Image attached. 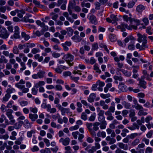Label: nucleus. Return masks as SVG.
Here are the masks:
<instances>
[{"mask_svg":"<svg viewBox=\"0 0 153 153\" xmlns=\"http://www.w3.org/2000/svg\"><path fill=\"white\" fill-rule=\"evenodd\" d=\"M41 27L42 28L41 31V32L42 33V34H43L44 33V32L47 31L48 30V26L45 25V23L44 24V25H43V26H42Z\"/></svg>","mask_w":153,"mask_h":153,"instance_id":"nucleus-33","label":"nucleus"},{"mask_svg":"<svg viewBox=\"0 0 153 153\" xmlns=\"http://www.w3.org/2000/svg\"><path fill=\"white\" fill-rule=\"evenodd\" d=\"M140 142V140L138 139H136L134 140L131 143V145L134 146L137 145Z\"/></svg>","mask_w":153,"mask_h":153,"instance_id":"nucleus-51","label":"nucleus"},{"mask_svg":"<svg viewBox=\"0 0 153 153\" xmlns=\"http://www.w3.org/2000/svg\"><path fill=\"white\" fill-rule=\"evenodd\" d=\"M109 38L111 42H113L116 40V38L114 34H110L109 36Z\"/></svg>","mask_w":153,"mask_h":153,"instance_id":"nucleus-45","label":"nucleus"},{"mask_svg":"<svg viewBox=\"0 0 153 153\" xmlns=\"http://www.w3.org/2000/svg\"><path fill=\"white\" fill-rule=\"evenodd\" d=\"M123 18L124 21L127 22H128V21H129L130 22H132L131 19H132V18L128 17V16L126 15H124L123 16Z\"/></svg>","mask_w":153,"mask_h":153,"instance_id":"nucleus-37","label":"nucleus"},{"mask_svg":"<svg viewBox=\"0 0 153 153\" xmlns=\"http://www.w3.org/2000/svg\"><path fill=\"white\" fill-rule=\"evenodd\" d=\"M2 54L6 56H8L10 58L14 57V55L12 53H9L8 51H4L2 52Z\"/></svg>","mask_w":153,"mask_h":153,"instance_id":"nucleus-10","label":"nucleus"},{"mask_svg":"<svg viewBox=\"0 0 153 153\" xmlns=\"http://www.w3.org/2000/svg\"><path fill=\"white\" fill-rule=\"evenodd\" d=\"M97 135L98 137H101L103 138H104L106 137V134L104 131H99L97 133Z\"/></svg>","mask_w":153,"mask_h":153,"instance_id":"nucleus-42","label":"nucleus"},{"mask_svg":"<svg viewBox=\"0 0 153 153\" xmlns=\"http://www.w3.org/2000/svg\"><path fill=\"white\" fill-rule=\"evenodd\" d=\"M25 83V81L21 79L20 81L15 84V86L17 88L22 90V91L24 93L28 92L29 91L28 88L25 87L24 84Z\"/></svg>","mask_w":153,"mask_h":153,"instance_id":"nucleus-1","label":"nucleus"},{"mask_svg":"<svg viewBox=\"0 0 153 153\" xmlns=\"http://www.w3.org/2000/svg\"><path fill=\"white\" fill-rule=\"evenodd\" d=\"M98 121L100 123L106 122L105 120V118L104 116H98Z\"/></svg>","mask_w":153,"mask_h":153,"instance_id":"nucleus-58","label":"nucleus"},{"mask_svg":"<svg viewBox=\"0 0 153 153\" xmlns=\"http://www.w3.org/2000/svg\"><path fill=\"white\" fill-rule=\"evenodd\" d=\"M40 51L39 49L38 48H33L31 50V53L35 54Z\"/></svg>","mask_w":153,"mask_h":153,"instance_id":"nucleus-64","label":"nucleus"},{"mask_svg":"<svg viewBox=\"0 0 153 153\" xmlns=\"http://www.w3.org/2000/svg\"><path fill=\"white\" fill-rule=\"evenodd\" d=\"M101 124L100 126V128L102 129H105L106 128V125H107L106 122L101 123Z\"/></svg>","mask_w":153,"mask_h":153,"instance_id":"nucleus-47","label":"nucleus"},{"mask_svg":"<svg viewBox=\"0 0 153 153\" xmlns=\"http://www.w3.org/2000/svg\"><path fill=\"white\" fill-rule=\"evenodd\" d=\"M62 3H67V0H58L57 1V5L58 6H60Z\"/></svg>","mask_w":153,"mask_h":153,"instance_id":"nucleus-54","label":"nucleus"},{"mask_svg":"<svg viewBox=\"0 0 153 153\" xmlns=\"http://www.w3.org/2000/svg\"><path fill=\"white\" fill-rule=\"evenodd\" d=\"M110 76V74L108 72H105L104 75H102L101 76V77L103 79H106V77H109Z\"/></svg>","mask_w":153,"mask_h":153,"instance_id":"nucleus-40","label":"nucleus"},{"mask_svg":"<svg viewBox=\"0 0 153 153\" xmlns=\"http://www.w3.org/2000/svg\"><path fill=\"white\" fill-rule=\"evenodd\" d=\"M12 51L14 54H18L19 52L18 48L16 46L13 47Z\"/></svg>","mask_w":153,"mask_h":153,"instance_id":"nucleus-38","label":"nucleus"},{"mask_svg":"<svg viewBox=\"0 0 153 153\" xmlns=\"http://www.w3.org/2000/svg\"><path fill=\"white\" fill-rule=\"evenodd\" d=\"M90 4L89 3H85L84 1H82L81 3V6L82 7H85L88 8H89L90 7Z\"/></svg>","mask_w":153,"mask_h":153,"instance_id":"nucleus-44","label":"nucleus"},{"mask_svg":"<svg viewBox=\"0 0 153 153\" xmlns=\"http://www.w3.org/2000/svg\"><path fill=\"white\" fill-rule=\"evenodd\" d=\"M153 150L152 148L150 147H148L146 149L145 153H152Z\"/></svg>","mask_w":153,"mask_h":153,"instance_id":"nucleus-63","label":"nucleus"},{"mask_svg":"<svg viewBox=\"0 0 153 153\" xmlns=\"http://www.w3.org/2000/svg\"><path fill=\"white\" fill-rule=\"evenodd\" d=\"M26 47L23 50L25 53H27L29 51V48H32L35 46V44L34 43H26Z\"/></svg>","mask_w":153,"mask_h":153,"instance_id":"nucleus-6","label":"nucleus"},{"mask_svg":"<svg viewBox=\"0 0 153 153\" xmlns=\"http://www.w3.org/2000/svg\"><path fill=\"white\" fill-rule=\"evenodd\" d=\"M98 48V44L97 43H94L92 45V50H97Z\"/></svg>","mask_w":153,"mask_h":153,"instance_id":"nucleus-49","label":"nucleus"},{"mask_svg":"<svg viewBox=\"0 0 153 153\" xmlns=\"http://www.w3.org/2000/svg\"><path fill=\"white\" fill-rule=\"evenodd\" d=\"M100 96L103 99H106V98H109L110 97L111 95L109 94L108 93L106 94H101L100 95Z\"/></svg>","mask_w":153,"mask_h":153,"instance_id":"nucleus-46","label":"nucleus"},{"mask_svg":"<svg viewBox=\"0 0 153 153\" xmlns=\"http://www.w3.org/2000/svg\"><path fill=\"white\" fill-rule=\"evenodd\" d=\"M96 97V95L94 93H91L88 99V101L90 102H93Z\"/></svg>","mask_w":153,"mask_h":153,"instance_id":"nucleus-15","label":"nucleus"},{"mask_svg":"<svg viewBox=\"0 0 153 153\" xmlns=\"http://www.w3.org/2000/svg\"><path fill=\"white\" fill-rule=\"evenodd\" d=\"M6 11L5 6H0V17L4 19H7V17L4 14H1V12L5 13Z\"/></svg>","mask_w":153,"mask_h":153,"instance_id":"nucleus-7","label":"nucleus"},{"mask_svg":"<svg viewBox=\"0 0 153 153\" xmlns=\"http://www.w3.org/2000/svg\"><path fill=\"white\" fill-rule=\"evenodd\" d=\"M129 112V116L130 117L134 116L135 115V113L134 110L133 109L130 110Z\"/></svg>","mask_w":153,"mask_h":153,"instance_id":"nucleus-59","label":"nucleus"},{"mask_svg":"<svg viewBox=\"0 0 153 153\" xmlns=\"http://www.w3.org/2000/svg\"><path fill=\"white\" fill-rule=\"evenodd\" d=\"M75 0H71V1L69 2L68 6V10H71V9H73L74 8L75 6Z\"/></svg>","mask_w":153,"mask_h":153,"instance_id":"nucleus-12","label":"nucleus"},{"mask_svg":"<svg viewBox=\"0 0 153 153\" xmlns=\"http://www.w3.org/2000/svg\"><path fill=\"white\" fill-rule=\"evenodd\" d=\"M62 67V65L58 66L57 68L55 69V71L58 73L61 74L63 71Z\"/></svg>","mask_w":153,"mask_h":153,"instance_id":"nucleus-34","label":"nucleus"},{"mask_svg":"<svg viewBox=\"0 0 153 153\" xmlns=\"http://www.w3.org/2000/svg\"><path fill=\"white\" fill-rule=\"evenodd\" d=\"M23 122L24 123L23 124H24V126L26 128H29L31 127V123L29 122L28 120L26 119L24 120Z\"/></svg>","mask_w":153,"mask_h":153,"instance_id":"nucleus-18","label":"nucleus"},{"mask_svg":"<svg viewBox=\"0 0 153 153\" xmlns=\"http://www.w3.org/2000/svg\"><path fill=\"white\" fill-rule=\"evenodd\" d=\"M100 125V123L98 122H96L93 124V126L92 129L95 131L98 130L99 129L98 126Z\"/></svg>","mask_w":153,"mask_h":153,"instance_id":"nucleus-26","label":"nucleus"},{"mask_svg":"<svg viewBox=\"0 0 153 153\" xmlns=\"http://www.w3.org/2000/svg\"><path fill=\"white\" fill-rule=\"evenodd\" d=\"M13 112L11 109H8L6 111V114L8 117L13 116L12 114Z\"/></svg>","mask_w":153,"mask_h":153,"instance_id":"nucleus-28","label":"nucleus"},{"mask_svg":"<svg viewBox=\"0 0 153 153\" xmlns=\"http://www.w3.org/2000/svg\"><path fill=\"white\" fill-rule=\"evenodd\" d=\"M100 105L102 107L103 109L106 110L108 108V105L105 104V102L103 100H101L100 102Z\"/></svg>","mask_w":153,"mask_h":153,"instance_id":"nucleus-19","label":"nucleus"},{"mask_svg":"<svg viewBox=\"0 0 153 153\" xmlns=\"http://www.w3.org/2000/svg\"><path fill=\"white\" fill-rule=\"evenodd\" d=\"M110 17L114 22H115L118 20V19L117 17L116 16L112 14L111 15Z\"/></svg>","mask_w":153,"mask_h":153,"instance_id":"nucleus-55","label":"nucleus"},{"mask_svg":"<svg viewBox=\"0 0 153 153\" xmlns=\"http://www.w3.org/2000/svg\"><path fill=\"white\" fill-rule=\"evenodd\" d=\"M74 56L69 53H68L64 55L63 59L65 60L70 66H72L73 63H71L74 60Z\"/></svg>","mask_w":153,"mask_h":153,"instance_id":"nucleus-2","label":"nucleus"},{"mask_svg":"<svg viewBox=\"0 0 153 153\" xmlns=\"http://www.w3.org/2000/svg\"><path fill=\"white\" fill-rule=\"evenodd\" d=\"M10 120V124L13 125L15 122V120L14 119L13 116H12L11 117H8Z\"/></svg>","mask_w":153,"mask_h":153,"instance_id":"nucleus-56","label":"nucleus"},{"mask_svg":"<svg viewBox=\"0 0 153 153\" xmlns=\"http://www.w3.org/2000/svg\"><path fill=\"white\" fill-rule=\"evenodd\" d=\"M119 70L122 72L125 76L127 77H129L131 75V73L130 72L127 71L124 69H119Z\"/></svg>","mask_w":153,"mask_h":153,"instance_id":"nucleus-23","label":"nucleus"},{"mask_svg":"<svg viewBox=\"0 0 153 153\" xmlns=\"http://www.w3.org/2000/svg\"><path fill=\"white\" fill-rule=\"evenodd\" d=\"M98 64H95L94 66V69L96 71L97 73H100L101 72V71L100 69L99 68L98 66Z\"/></svg>","mask_w":153,"mask_h":153,"instance_id":"nucleus-31","label":"nucleus"},{"mask_svg":"<svg viewBox=\"0 0 153 153\" xmlns=\"http://www.w3.org/2000/svg\"><path fill=\"white\" fill-rule=\"evenodd\" d=\"M135 40V39L134 37L131 35H130L128 36L124 39V42L125 43H126L128 42L129 40Z\"/></svg>","mask_w":153,"mask_h":153,"instance_id":"nucleus-29","label":"nucleus"},{"mask_svg":"<svg viewBox=\"0 0 153 153\" xmlns=\"http://www.w3.org/2000/svg\"><path fill=\"white\" fill-rule=\"evenodd\" d=\"M123 105L124 106V107L126 109H129L131 106L130 104L127 102L124 101L122 103Z\"/></svg>","mask_w":153,"mask_h":153,"instance_id":"nucleus-32","label":"nucleus"},{"mask_svg":"<svg viewBox=\"0 0 153 153\" xmlns=\"http://www.w3.org/2000/svg\"><path fill=\"white\" fill-rule=\"evenodd\" d=\"M29 117L33 121H35L38 117V115L37 114H32L30 113L29 114Z\"/></svg>","mask_w":153,"mask_h":153,"instance_id":"nucleus-13","label":"nucleus"},{"mask_svg":"<svg viewBox=\"0 0 153 153\" xmlns=\"http://www.w3.org/2000/svg\"><path fill=\"white\" fill-rule=\"evenodd\" d=\"M20 65L22 67L20 68L19 71V72H22L23 71L25 70L26 68L25 63L24 62H20Z\"/></svg>","mask_w":153,"mask_h":153,"instance_id":"nucleus-35","label":"nucleus"},{"mask_svg":"<svg viewBox=\"0 0 153 153\" xmlns=\"http://www.w3.org/2000/svg\"><path fill=\"white\" fill-rule=\"evenodd\" d=\"M132 108H135L136 109L138 110H143V108L142 106L139 105L138 103L136 105H132Z\"/></svg>","mask_w":153,"mask_h":153,"instance_id":"nucleus-30","label":"nucleus"},{"mask_svg":"<svg viewBox=\"0 0 153 153\" xmlns=\"http://www.w3.org/2000/svg\"><path fill=\"white\" fill-rule=\"evenodd\" d=\"M145 7L143 5L140 4L138 5L136 8L137 11L138 12H141L143 10H145Z\"/></svg>","mask_w":153,"mask_h":153,"instance_id":"nucleus-24","label":"nucleus"},{"mask_svg":"<svg viewBox=\"0 0 153 153\" xmlns=\"http://www.w3.org/2000/svg\"><path fill=\"white\" fill-rule=\"evenodd\" d=\"M67 33H68V35L69 36H71L73 33L74 30L71 27H68L66 28Z\"/></svg>","mask_w":153,"mask_h":153,"instance_id":"nucleus-25","label":"nucleus"},{"mask_svg":"<svg viewBox=\"0 0 153 153\" xmlns=\"http://www.w3.org/2000/svg\"><path fill=\"white\" fill-rule=\"evenodd\" d=\"M117 65L118 67V68H117V70L118 71H120L119 69H121L123 67V64L122 63L118 62L117 63Z\"/></svg>","mask_w":153,"mask_h":153,"instance_id":"nucleus-57","label":"nucleus"},{"mask_svg":"<svg viewBox=\"0 0 153 153\" xmlns=\"http://www.w3.org/2000/svg\"><path fill=\"white\" fill-rule=\"evenodd\" d=\"M95 147L93 146L92 149L96 150V149H99L100 148V146L99 143H95Z\"/></svg>","mask_w":153,"mask_h":153,"instance_id":"nucleus-48","label":"nucleus"},{"mask_svg":"<svg viewBox=\"0 0 153 153\" xmlns=\"http://www.w3.org/2000/svg\"><path fill=\"white\" fill-rule=\"evenodd\" d=\"M121 26L123 27H125L128 30H132V27H131V26L130 25L128 26L127 24L124 23L121 24Z\"/></svg>","mask_w":153,"mask_h":153,"instance_id":"nucleus-39","label":"nucleus"},{"mask_svg":"<svg viewBox=\"0 0 153 153\" xmlns=\"http://www.w3.org/2000/svg\"><path fill=\"white\" fill-rule=\"evenodd\" d=\"M131 22H130V24L132 25L133 24V22H134L136 25H139L140 24V21L139 20L137 19H135L132 18V19H131Z\"/></svg>","mask_w":153,"mask_h":153,"instance_id":"nucleus-52","label":"nucleus"},{"mask_svg":"<svg viewBox=\"0 0 153 153\" xmlns=\"http://www.w3.org/2000/svg\"><path fill=\"white\" fill-rule=\"evenodd\" d=\"M68 12L70 15L74 19H76L77 18V15L72 13L71 10H68Z\"/></svg>","mask_w":153,"mask_h":153,"instance_id":"nucleus-43","label":"nucleus"},{"mask_svg":"<svg viewBox=\"0 0 153 153\" xmlns=\"http://www.w3.org/2000/svg\"><path fill=\"white\" fill-rule=\"evenodd\" d=\"M13 91H15V90L13 88H8L6 90V92L7 93L6 94H9L10 95V94L12 93Z\"/></svg>","mask_w":153,"mask_h":153,"instance_id":"nucleus-62","label":"nucleus"},{"mask_svg":"<svg viewBox=\"0 0 153 153\" xmlns=\"http://www.w3.org/2000/svg\"><path fill=\"white\" fill-rule=\"evenodd\" d=\"M138 80L139 81V83L138 85H140V87H142L144 89H145L146 86L145 85L146 83L144 80H143L140 79H138Z\"/></svg>","mask_w":153,"mask_h":153,"instance_id":"nucleus-14","label":"nucleus"},{"mask_svg":"<svg viewBox=\"0 0 153 153\" xmlns=\"http://www.w3.org/2000/svg\"><path fill=\"white\" fill-rule=\"evenodd\" d=\"M33 2L38 7H41L43 6L42 5L40 4V2L37 0H34Z\"/></svg>","mask_w":153,"mask_h":153,"instance_id":"nucleus-53","label":"nucleus"},{"mask_svg":"<svg viewBox=\"0 0 153 153\" xmlns=\"http://www.w3.org/2000/svg\"><path fill=\"white\" fill-rule=\"evenodd\" d=\"M45 82L43 81H39L34 85V87L38 88L42 87V86L45 85Z\"/></svg>","mask_w":153,"mask_h":153,"instance_id":"nucleus-22","label":"nucleus"},{"mask_svg":"<svg viewBox=\"0 0 153 153\" xmlns=\"http://www.w3.org/2000/svg\"><path fill=\"white\" fill-rule=\"evenodd\" d=\"M13 37L15 39H18L20 37L19 35V28L17 26L15 27V31Z\"/></svg>","mask_w":153,"mask_h":153,"instance_id":"nucleus-9","label":"nucleus"},{"mask_svg":"<svg viewBox=\"0 0 153 153\" xmlns=\"http://www.w3.org/2000/svg\"><path fill=\"white\" fill-rule=\"evenodd\" d=\"M0 32H1L0 34V37L4 39H6L8 37L9 34L5 28H2Z\"/></svg>","mask_w":153,"mask_h":153,"instance_id":"nucleus-4","label":"nucleus"},{"mask_svg":"<svg viewBox=\"0 0 153 153\" xmlns=\"http://www.w3.org/2000/svg\"><path fill=\"white\" fill-rule=\"evenodd\" d=\"M137 36L138 37L137 40L139 42L141 43L142 42H145V41H147L146 39L147 37L145 35H142L140 33H138Z\"/></svg>","mask_w":153,"mask_h":153,"instance_id":"nucleus-5","label":"nucleus"},{"mask_svg":"<svg viewBox=\"0 0 153 153\" xmlns=\"http://www.w3.org/2000/svg\"><path fill=\"white\" fill-rule=\"evenodd\" d=\"M119 88L123 92H126L127 90V86L122 83L119 86Z\"/></svg>","mask_w":153,"mask_h":153,"instance_id":"nucleus-17","label":"nucleus"},{"mask_svg":"<svg viewBox=\"0 0 153 153\" xmlns=\"http://www.w3.org/2000/svg\"><path fill=\"white\" fill-rule=\"evenodd\" d=\"M8 60L4 56H1V58H0V63L4 62V63H7Z\"/></svg>","mask_w":153,"mask_h":153,"instance_id":"nucleus-41","label":"nucleus"},{"mask_svg":"<svg viewBox=\"0 0 153 153\" xmlns=\"http://www.w3.org/2000/svg\"><path fill=\"white\" fill-rule=\"evenodd\" d=\"M45 72L42 70H39L36 74H34L32 75V77L34 79H37L38 78H42L44 77Z\"/></svg>","mask_w":153,"mask_h":153,"instance_id":"nucleus-3","label":"nucleus"},{"mask_svg":"<svg viewBox=\"0 0 153 153\" xmlns=\"http://www.w3.org/2000/svg\"><path fill=\"white\" fill-rule=\"evenodd\" d=\"M70 141V139L68 137H67L65 139L62 138L59 140V142L62 143L64 146L68 145L69 144Z\"/></svg>","mask_w":153,"mask_h":153,"instance_id":"nucleus-8","label":"nucleus"},{"mask_svg":"<svg viewBox=\"0 0 153 153\" xmlns=\"http://www.w3.org/2000/svg\"><path fill=\"white\" fill-rule=\"evenodd\" d=\"M24 122L22 121L19 120L18 122L16 123L14 125V127L15 128L19 129L22 126Z\"/></svg>","mask_w":153,"mask_h":153,"instance_id":"nucleus-21","label":"nucleus"},{"mask_svg":"<svg viewBox=\"0 0 153 153\" xmlns=\"http://www.w3.org/2000/svg\"><path fill=\"white\" fill-rule=\"evenodd\" d=\"M90 22L94 25H96L97 23V20L95 16L92 15L89 18Z\"/></svg>","mask_w":153,"mask_h":153,"instance_id":"nucleus-11","label":"nucleus"},{"mask_svg":"<svg viewBox=\"0 0 153 153\" xmlns=\"http://www.w3.org/2000/svg\"><path fill=\"white\" fill-rule=\"evenodd\" d=\"M81 118L84 120H86L87 119V115L85 112L82 113Z\"/></svg>","mask_w":153,"mask_h":153,"instance_id":"nucleus-61","label":"nucleus"},{"mask_svg":"<svg viewBox=\"0 0 153 153\" xmlns=\"http://www.w3.org/2000/svg\"><path fill=\"white\" fill-rule=\"evenodd\" d=\"M119 147L125 150H127L128 149V146L127 144H124L123 143H118Z\"/></svg>","mask_w":153,"mask_h":153,"instance_id":"nucleus-16","label":"nucleus"},{"mask_svg":"<svg viewBox=\"0 0 153 153\" xmlns=\"http://www.w3.org/2000/svg\"><path fill=\"white\" fill-rule=\"evenodd\" d=\"M21 34L22 36L24 38V39L26 41L28 40L30 38V36L24 32H22Z\"/></svg>","mask_w":153,"mask_h":153,"instance_id":"nucleus-36","label":"nucleus"},{"mask_svg":"<svg viewBox=\"0 0 153 153\" xmlns=\"http://www.w3.org/2000/svg\"><path fill=\"white\" fill-rule=\"evenodd\" d=\"M22 21L25 22H29L30 23H33L34 21L32 19H29V18L25 16L22 19Z\"/></svg>","mask_w":153,"mask_h":153,"instance_id":"nucleus-20","label":"nucleus"},{"mask_svg":"<svg viewBox=\"0 0 153 153\" xmlns=\"http://www.w3.org/2000/svg\"><path fill=\"white\" fill-rule=\"evenodd\" d=\"M65 153H71V149L70 146H65Z\"/></svg>","mask_w":153,"mask_h":153,"instance_id":"nucleus-50","label":"nucleus"},{"mask_svg":"<svg viewBox=\"0 0 153 153\" xmlns=\"http://www.w3.org/2000/svg\"><path fill=\"white\" fill-rule=\"evenodd\" d=\"M79 128V126L76 125L74 126H71L69 128V129L71 131H73L74 130L78 129Z\"/></svg>","mask_w":153,"mask_h":153,"instance_id":"nucleus-60","label":"nucleus"},{"mask_svg":"<svg viewBox=\"0 0 153 153\" xmlns=\"http://www.w3.org/2000/svg\"><path fill=\"white\" fill-rule=\"evenodd\" d=\"M10 96V95H9V94H6L1 99L2 102H4L8 101Z\"/></svg>","mask_w":153,"mask_h":153,"instance_id":"nucleus-27","label":"nucleus"}]
</instances>
